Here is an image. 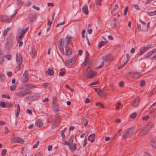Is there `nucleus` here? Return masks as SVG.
<instances>
[{
	"mask_svg": "<svg viewBox=\"0 0 156 156\" xmlns=\"http://www.w3.org/2000/svg\"><path fill=\"white\" fill-rule=\"evenodd\" d=\"M102 58L103 60L106 62L109 61L113 59L112 56L110 55L103 56Z\"/></svg>",
	"mask_w": 156,
	"mask_h": 156,
	"instance_id": "nucleus-9",
	"label": "nucleus"
},
{
	"mask_svg": "<svg viewBox=\"0 0 156 156\" xmlns=\"http://www.w3.org/2000/svg\"><path fill=\"white\" fill-rule=\"evenodd\" d=\"M65 50L66 53V55L67 56L69 55L72 54V51L69 47L65 48Z\"/></svg>",
	"mask_w": 156,
	"mask_h": 156,
	"instance_id": "nucleus-17",
	"label": "nucleus"
},
{
	"mask_svg": "<svg viewBox=\"0 0 156 156\" xmlns=\"http://www.w3.org/2000/svg\"><path fill=\"white\" fill-rule=\"evenodd\" d=\"M10 47L9 43V42H7L5 45V48L7 49H8Z\"/></svg>",
	"mask_w": 156,
	"mask_h": 156,
	"instance_id": "nucleus-55",
	"label": "nucleus"
},
{
	"mask_svg": "<svg viewBox=\"0 0 156 156\" xmlns=\"http://www.w3.org/2000/svg\"><path fill=\"white\" fill-rule=\"evenodd\" d=\"M42 85L45 88H47L48 87V84L47 83H43Z\"/></svg>",
	"mask_w": 156,
	"mask_h": 156,
	"instance_id": "nucleus-51",
	"label": "nucleus"
},
{
	"mask_svg": "<svg viewBox=\"0 0 156 156\" xmlns=\"http://www.w3.org/2000/svg\"><path fill=\"white\" fill-rule=\"evenodd\" d=\"M83 122L84 123V125H85V126H86L87 125V123H88V121L85 118H83Z\"/></svg>",
	"mask_w": 156,
	"mask_h": 156,
	"instance_id": "nucleus-38",
	"label": "nucleus"
},
{
	"mask_svg": "<svg viewBox=\"0 0 156 156\" xmlns=\"http://www.w3.org/2000/svg\"><path fill=\"white\" fill-rule=\"evenodd\" d=\"M35 125L37 127H40L42 126L43 123L41 120L37 119L35 121Z\"/></svg>",
	"mask_w": 156,
	"mask_h": 156,
	"instance_id": "nucleus-16",
	"label": "nucleus"
},
{
	"mask_svg": "<svg viewBox=\"0 0 156 156\" xmlns=\"http://www.w3.org/2000/svg\"><path fill=\"white\" fill-rule=\"evenodd\" d=\"M149 118V116H146L145 117H143L142 119L143 120H146V121H147L148 120V119Z\"/></svg>",
	"mask_w": 156,
	"mask_h": 156,
	"instance_id": "nucleus-58",
	"label": "nucleus"
},
{
	"mask_svg": "<svg viewBox=\"0 0 156 156\" xmlns=\"http://www.w3.org/2000/svg\"><path fill=\"white\" fill-rule=\"evenodd\" d=\"M28 17L29 20L31 22H32L35 20L36 18V15L35 13H32L29 15Z\"/></svg>",
	"mask_w": 156,
	"mask_h": 156,
	"instance_id": "nucleus-15",
	"label": "nucleus"
},
{
	"mask_svg": "<svg viewBox=\"0 0 156 156\" xmlns=\"http://www.w3.org/2000/svg\"><path fill=\"white\" fill-rule=\"evenodd\" d=\"M82 11L86 15H87L88 13V7L86 4L83 7Z\"/></svg>",
	"mask_w": 156,
	"mask_h": 156,
	"instance_id": "nucleus-21",
	"label": "nucleus"
},
{
	"mask_svg": "<svg viewBox=\"0 0 156 156\" xmlns=\"http://www.w3.org/2000/svg\"><path fill=\"white\" fill-rule=\"evenodd\" d=\"M87 77L89 78H92L94 77L97 75V72L96 71L92 70H87Z\"/></svg>",
	"mask_w": 156,
	"mask_h": 156,
	"instance_id": "nucleus-6",
	"label": "nucleus"
},
{
	"mask_svg": "<svg viewBox=\"0 0 156 156\" xmlns=\"http://www.w3.org/2000/svg\"><path fill=\"white\" fill-rule=\"evenodd\" d=\"M57 121H58V122L61 121V119L62 117V116L63 115V114H62L61 115H60L59 114V113H57Z\"/></svg>",
	"mask_w": 156,
	"mask_h": 156,
	"instance_id": "nucleus-25",
	"label": "nucleus"
},
{
	"mask_svg": "<svg viewBox=\"0 0 156 156\" xmlns=\"http://www.w3.org/2000/svg\"><path fill=\"white\" fill-rule=\"evenodd\" d=\"M118 5H115V7L113 8V9L112 11V13L113 12H115V10L118 9Z\"/></svg>",
	"mask_w": 156,
	"mask_h": 156,
	"instance_id": "nucleus-49",
	"label": "nucleus"
},
{
	"mask_svg": "<svg viewBox=\"0 0 156 156\" xmlns=\"http://www.w3.org/2000/svg\"><path fill=\"white\" fill-rule=\"evenodd\" d=\"M94 89L98 95L101 97H103L104 94L102 90L98 88H95Z\"/></svg>",
	"mask_w": 156,
	"mask_h": 156,
	"instance_id": "nucleus-11",
	"label": "nucleus"
},
{
	"mask_svg": "<svg viewBox=\"0 0 156 156\" xmlns=\"http://www.w3.org/2000/svg\"><path fill=\"white\" fill-rule=\"evenodd\" d=\"M24 86L25 88H28L30 89H32L34 87L33 85L30 83L25 84Z\"/></svg>",
	"mask_w": 156,
	"mask_h": 156,
	"instance_id": "nucleus-24",
	"label": "nucleus"
},
{
	"mask_svg": "<svg viewBox=\"0 0 156 156\" xmlns=\"http://www.w3.org/2000/svg\"><path fill=\"white\" fill-rule=\"evenodd\" d=\"M5 79V75L2 73H0V81L3 82Z\"/></svg>",
	"mask_w": 156,
	"mask_h": 156,
	"instance_id": "nucleus-26",
	"label": "nucleus"
},
{
	"mask_svg": "<svg viewBox=\"0 0 156 156\" xmlns=\"http://www.w3.org/2000/svg\"><path fill=\"white\" fill-rule=\"evenodd\" d=\"M145 85V82L144 80H142L140 82V86L141 87H143Z\"/></svg>",
	"mask_w": 156,
	"mask_h": 156,
	"instance_id": "nucleus-52",
	"label": "nucleus"
},
{
	"mask_svg": "<svg viewBox=\"0 0 156 156\" xmlns=\"http://www.w3.org/2000/svg\"><path fill=\"white\" fill-rule=\"evenodd\" d=\"M105 44L104 41H101L98 44V47L99 48H100L104 44Z\"/></svg>",
	"mask_w": 156,
	"mask_h": 156,
	"instance_id": "nucleus-36",
	"label": "nucleus"
},
{
	"mask_svg": "<svg viewBox=\"0 0 156 156\" xmlns=\"http://www.w3.org/2000/svg\"><path fill=\"white\" fill-rule=\"evenodd\" d=\"M28 79V71L27 70H26L22 76L21 81L23 83H26L27 82Z\"/></svg>",
	"mask_w": 156,
	"mask_h": 156,
	"instance_id": "nucleus-5",
	"label": "nucleus"
},
{
	"mask_svg": "<svg viewBox=\"0 0 156 156\" xmlns=\"http://www.w3.org/2000/svg\"><path fill=\"white\" fill-rule=\"evenodd\" d=\"M53 109L55 112H58L59 111V108L58 105H55L53 107Z\"/></svg>",
	"mask_w": 156,
	"mask_h": 156,
	"instance_id": "nucleus-29",
	"label": "nucleus"
},
{
	"mask_svg": "<svg viewBox=\"0 0 156 156\" xmlns=\"http://www.w3.org/2000/svg\"><path fill=\"white\" fill-rule=\"evenodd\" d=\"M128 62V61L126 60L125 62H124V63L122 65L120 66V67L119 68V69L125 66L127 64Z\"/></svg>",
	"mask_w": 156,
	"mask_h": 156,
	"instance_id": "nucleus-50",
	"label": "nucleus"
},
{
	"mask_svg": "<svg viewBox=\"0 0 156 156\" xmlns=\"http://www.w3.org/2000/svg\"><path fill=\"white\" fill-rule=\"evenodd\" d=\"M74 140V137L72 136L68 140V147L69 148L73 145Z\"/></svg>",
	"mask_w": 156,
	"mask_h": 156,
	"instance_id": "nucleus-18",
	"label": "nucleus"
},
{
	"mask_svg": "<svg viewBox=\"0 0 156 156\" xmlns=\"http://www.w3.org/2000/svg\"><path fill=\"white\" fill-rule=\"evenodd\" d=\"M140 99L139 98L136 97L135 98L134 100L132 102H131V104L133 107H136L138 105Z\"/></svg>",
	"mask_w": 156,
	"mask_h": 156,
	"instance_id": "nucleus-8",
	"label": "nucleus"
},
{
	"mask_svg": "<svg viewBox=\"0 0 156 156\" xmlns=\"http://www.w3.org/2000/svg\"><path fill=\"white\" fill-rule=\"evenodd\" d=\"M0 106L2 108H5V102H2L0 103Z\"/></svg>",
	"mask_w": 156,
	"mask_h": 156,
	"instance_id": "nucleus-53",
	"label": "nucleus"
},
{
	"mask_svg": "<svg viewBox=\"0 0 156 156\" xmlns=\"http://www.w3.org/2000/svg\"><path fill=\"white\" fill-rule=\"evenodd\" d=\"M146 134V133L144 130H142L140 132L139 134L141 136H142Z\"/></svg>",
	"mask_w": 156,
	"mask_h": 156,
	"instance_id": "nucleus-43",
	"label": "nucleus"
},
{
	"mask_svg": "<svg viewBox=\"0 0 156 156\" xmlns=\"http://www.w3.org/2000/svg\"><path fill=\"white\" fill-rule=\"evenodd\" d=\"M64 24H65V22H64L63 21V22H61L60 23H58L56 27H58L59 26L61 25H63Z\"/></svg>",
	"mask_w": 156,
	"mask_h": 156,
	"instance_id": "nucleus-57",
	"label": "nucleus"
},
{
	"mask_svg": "<svg viewBox=\"0 0 156 156\" xmlns=\"http://www.w3.org/2000/svg\"><path fill=\"white\" fill-rule=\"evenodd\" d=\"M134 132V130L133 129L130 128L127 130L122 136V138L124 139L126 137H129L132 136Z\"/></svg>",
	"mask_w": 156,
	"mask_h": 156,
	"instance_id": "nucleus-3",
	"label": "nucleus"
},
{
	"mask_svg": "<svg viewBox=\"0 0 156 156\" xmlns=\"http://www.w3.org/2000/svg\"><path fill=\"white\" fill-rule=\"evenodd\" d=\"M76 144L75 143H74V144H73V145L71 146V147H70L69 148L71 151H73L75 150L76 149Z\"/></svg>",
	"mask_w": 156,
	"mask_h": 156,
	"instance_id": "nucleus-28",
	"label": "nucleus"
},
{
	"mask_svg": "<svg viewBox=\"0 0 156 156\" xmlns=\"http://www.w3.org/2000/svg\"><path fill=\"white\" fill-rule=\"evenodd\" d=\"M7 150L6 149H3L1 152V154L2 155V156H4L5 155V154L6 152H7Z\"/></svg>",
	"mask_w": 156,
	"mask_h": 156,
	"instance_id": "nucleus-42",
	"label": "nucleus"
},
{
	"mask_svg": "<svg viewBox=\"0 0 156 156\" xmlns=\"http://www.w3.org/2000/svg\"><path fill=\"white\" fill-rule=\"evenodd\" d=\"M102 0H96L97 5H99L101 6V2Z\"/></svg>",
	"mask_w": 156,
	"mask_h": 156,
	"instance_id": "nucleus-46",
	"label": "nucleus"
},
{
	"mask_svg": "<svg viewBox=\"0 0 156 156\" xmlns=\"http://www.w3.org/2000/svg\"><path fill=\"white\" fill-rule=\"evenodd\" d=\"M28 30V28H25L24 29L22 30L21 31V35H22L23 36V34L26 32L27 31V30Z\"/></svg>",
	"mask_w": 156,
	"mask_h": 156,
	"instance_id": "nucleus-32",
	"label": "nucleus"
},
{
	"mask_svg": "<svg viewBox=\"0 0 156 156\" xmlns=\"http://www.w3.org/2000/svg\"><path fill=\"white\" fill-rule=\"evenodd\" d=\"M151 46V45H147L143 47V48H142L145 51V52L146 51H147L148 49H149V48H150Z\"/></svg>",
	"mask_w": 156,
	"mask_h": 156,
	"instance_id": "nucleus-31",
	"label": "nucleus"
},
{
	"mask_svg": "<svg viewBox=\"0 0 156 156\" xmlns=\"http://www.w3.org/2000/svg\"><path fill=\"white\" fill-rule=\"evenodd\" d=\"M77 58V56H74L71 59L66 60L65 63L66 66L69 67H70L75 62Z\"/></svg>",
	"mask_w": 156,
	"mask_h": 156,
	"instance_id": "nucleus-2",
	"label": "nucleus"
},
{
	"mask_svg": "<svg viewBox=\"0 0 156 156\" xmlns=\"http://www.w3.org/2000/svg\"><path fill=\"white\" fill-rule=\"evenodd\" d=\"M33 8H34V9H36L37 10H39L40 9V8L39 7H36V6H35L34 5H33Z\"/></svg>",
	"mask_w": 156,
	"mask_h": 156,
	"instance_id": "nucleus-59",
	"label": "nucleus"
},
{
	"mask_svg": "<svg viewBox=\"0 0 156 156\" xmlns=\"http://www.w3.org/2000/svg\"><path fill=\"white\" fill-rule=\"evenodd\" d=\"M151 144L153 147H155L156 145V142L153 139L151 141Z\"/></svg>",
	"mask_w": 156,
	"mask_h": 156,
	"instance_id": "nucleus-37",
	"label": "nucleus"
},
{
	"mask_svg": "<svg viewBox=\"0 0 156 156\" xmlns=\"http://www.w3.org/2000/svg\"><path fill=\"white\" fill-rule=\"evenodd\" d=\"M5 57L7 58L8 60H10L12 58V56L10 55H5Z\"/></svg>",
	"mask_w": 156,
	"mask_h": 156,
	"instance_id": "nucleus-44",
	"label": "nucleus"
},
{
	"mask_svg": "<svg viewBox=\"0 0 156 156\" xmlns=\"http://www.w3.org/2000/svg\"><path fill=\"white\" fill-rule=\"evenodd\" d=\"M4 61V58L3 56L0 55V62L1 64H2Z\"/></svg>",
	"mask_w": 156,
	"mask_h": 156,
	"instance_id": "nucleus-41",
	"label": "nucleus"
},
{
	"mask_svg": "<svg viewBox=\"0 0 156 156\" xmlns=\"http://www.w3.org/2000/svg\"><path fill=\"white\" fill-rule=\"evenodd\" d=\"M129 73L130 74V75L131 77L135 79L138 78L141 76L140 73Z\"/></svg>",
	"mask_w": 156,
	"mask_h": 156,
	"instance_id": "nucleus-13",
	"label": "nucleus"
},
{
	"mask_svg": "<svg viewBox=\"0 0 156 156\" xmlns=\"http://www.w3.org/2000/svg\"><path fill=\"white\" fill-rule=\"evenodd\" d=\"M145 52V51L142 48H140V51L138 53V55H141L143 54Z\"/></svg>",
	"mask_w": 156,
	"mask_h": 156,
	"instance_id": "nucleus-34",
	"label": "nucleus"
},
{
	"mask_svg": "<svg viewBox=\"0 0 156 156\" xmlns=\"http://www.w3.org/2000/svg\"><path fill=\"white\" fill-rule=\"evenodd\" d=\"M72 40V37L69 36H67L64 40L62 38H61L60 40V46H64L65 48L69 47V43Z\"/></svg>",
	"mask_w": 156,
	"mask_h": 156,
	"instance_id": "nucleus-1",
	"label": "nucleus"
},
{
	"mask_svg": "<svg viewBox=\"0 0 156 156\" xmlns=\"http://www.w3.org/2000/svg\"><path fill=\"white\" fill-rule=\"evenodd\" d=\"M95 138V135L94 134H93L89 136L88 140L89 141L92 143L94 142Z\"/></svg>",
	"mask_w": 156,
	"mask_h": 156,
	"instance_id": "nucleus-19",
	"label": "nucleus"
},
{
	"mask_svg": "<svg viewBox=\"0 0 156 156\" xmlns=\"http://www.w3.org/2000/svg\"><path fill=\"white\" fill-rule=\"evenodd\" d=\"M16 56L17 63H19V64H21L23 62V58L21 54L20 53H17Z\"/></svg>",
	"mask_w": 156,
	"mask_h": 156,
	"instance_id": "nucleus-10",
	"label": "nucleus"
},
{
	"mask_svg": "<svg viewBox=\"0 0 156 156\" xmlns=\"http://www.w3.org/2000/svg\"><path fill=\"white\" fill-rule=\"evenodd\" d=\"M17 112L16 115V117H18L20 111V105L19 104L17 105Z\"/></svg>",
	"mask_w": 156,
	"mask_h": 156,
	"instance_id": "nucleus-27",
	"label": "nucleus"
},
{
	"mask_svg": "<svg viewBox=\"0 0 156 156\" xmlns=\"http://www.w3.org/2000/svg\"><path fill=\"white\" fill-rule=\"evenodd\" d=\"M16 85H13L10 87V89L11 90L13 91L16 89Z\"/></svg>",
	"mask_w": 156,
	"mask_h": 156,
	"instance_id": "nucleus-39",
	"label": "nucleus"
},
{
	"mask_svg": "<svg viewBox=\"0 0 156 156\" xmlns=\"http://www.w3.org/2000/svg\"><path fill=\"white\" fill-rule=\"evenodd\" d=\"M156 53V49H154L151 51H149L148 53L147 54H145L144 55L143 58H148L151 55H152Z\"/></svg>",
	"mask_w": 156,
	"mask_h": 156,
	"instance_id": "nucleus-12",
	"label": "nucleus"
},
{
	"mask_svg": "<svg viewBox=\"0 0 156 156\" xmlns=\"http://www.w3.org/2000/svg\"><path fill=\"white\" fill-rule=\"evenodd\" d=\"M136 115L137 114L136 112H134L130 115L129 117L131 119L135 118L136 117Z\"/></svg>",
	"mask_w": 156,
	"mask_h": 156,
	"instance_id": "nucleus-30",
	"label": "nucleus"
},
{
	"mask_svg": "<svg viewBox=\"0 0 156 156\" xmlns=\"http://www.w3.org/2000/svg\"><path fill=\"white\" fill-rule=\"evenodd\" d=\"M156 14V10L153 12H148V15L149 16H152Z\"/></svg>",
	"mask_w": 156,
	"mask_h": 156,
	"instance_id": "nucleus-33",
	"label": "nucleus"
},
{
	"mask_svg": "<svg viewBox=\"0 0 156 156\" xmlns=\"http://www.w3.org/2000/svg\"><path fill=\"white\" fill-rule=\"evenodd\" d=\"M104 66V62H101L99 66L98 67H97V69H99L101 68Z\"/></svg>",
	"mask_w": 156,
	"mask_h": 156,
	"instance_id": "nucleus-45",
	"label": "nucleus"
},
{
	"mask_svg": "<svg viewBox=\"0 0 156 156\" xmlns=\"http://www.w3.org/2000/svg\"><path fill=\"white\" fill-rule=\"evenodd\" d=\"M83 143H84L83 144V146L84 147L85 146L87 143V140L86 138L84 140Z\"/></svg>",
	"mask_w": 156,
	"mask_h": 156,
	"instance_id": "nucleus-60",
	"label": "nucleus"
},
{
	"mask_svg": "<svg viewBox=\"0 0 156 156\" xmlns=\"http://www.w3.org/2000/svg\"><path fill=\"white\" fill-rule=\"evenodd\" d=\"M32 93L30 90H25L23 91H20L16 94V95L21 98L23 97L27 94H30Z\"/></svg>",
	"mask_w": 156,
	"mask_h": 156,
	"instance_id": "nucleus-4",
	"label": "nucleus"
},
{
	"mask_svg": "<svg viewBox=\"0 0 156 156\" xmlns=\"http://www.w3.org/2000/svg\"><path fill=\"white\" fill-rule=\"evenodd\" d=\"M137 27L138 29V30L139 31H140L141 30V27L140 24H137Z\"/></svg>",
	"mask_w": 156,
	"mask_h": 156,
	"instance_id": "nucleus-61",
	"label": "nucleus"
},
{
	"mask_svg": "<svg viewBox=\"0 0 156 156\" xmlns=\"http://www.w3.org/2000/svg\"><path fill=\"white\" fill-rule=\"evenodd\" d=\"M46 72L50 76L52 75L54 73V71L51 69H48Z\"/></svg>",
	"mask_w": 156,
	"mask_h": 156,
	"instance_id": "nucleus-23",
	"label": "nucleus"
},
{
	"mask_svg": "<svg viewBox=\"0 0 156 156\" xmlns=\"http://www.w3.org/2000/svg\"><path fill=\"white\" fill-rule=\"evenodd\" d=\"M96 105H97V106H99L100 107H101V108L104 107V105L100 103H96Z\"/></svg>",
	"mask_w": 156,
	"mask_h": 156,
	"instance_id": "nucleus-47",
	"label": "nucleus"
},
{
	"mask_svg": "<svg viewBox=\"0 0 156 156\" xmlns=\"http://www.w3.org/2000/svg\"><path fill=\"white\" fill-rule=\"evenodd\" d=\"M124 84V83L122 82H120L119 83V86L120 87H122L123 86Z\"/></svg>",
	"mask_w": 156,
	"mask_h": 156,
	"instance_id": "nucleus-63",
	"label": "nucleus"
},
{
	"mask_svg": "<svg viewBox=\"0 0 156 156\" xmlns=\"http://www.w3.org/2000/svg\"><path fill=\"white\" fill-rule=\"evenodd\" d=\"M11 142L14 143L23 144L24 140L23 139L19 137H13L11 139Z\"/></svg>",
	"mask_w": 156,
	"mask_h": 156,
	"instance_id": "nucleus-7",
	"label": "nucleus"
},
{
	"mask_svg": "<svg viewBox=\"0 0 156 156\" xmlns=\"http://www.w3.org/2000/svg\"><path fill=\"white\" fill-rule=\"evenodd\" d=\"M90 58V55L88 52L86 51V56L84 62L82 63V65L83 66H86L87 64V62L89 60Z\"/></svg>",
	"mask_w": 156,
	"mask_h": 156,
	"instance_id": "nucleus-14",
	"label": "nucleus"
},
{
	"mask_svg": "<svg viewBox=\"0 0 156 156\" xmlns=\"http://www.w3.org/2000/svg\"><path fill=\"white\" fill-rule=\"evenodd\" d=\"M66 73V72L65 71H61L59 73V75L60 76H62Z\"/></svg>",
	"mask_w": 156,
	"mask_h": 156,
	"instance_id": "nucleus-48",
	"label": "nucleus"
},
{
	"mask_svg": "<svg viewBox=\"0 0 156 156\" xmlns=\"http://www.w3.org/2000/svg\"><path fill=\"white\" fill-rule=\"evenodd\" d=\"M7 75L9 77H10L12 76V73L11 71L7 73Z\"/></svg>",
	"mask_w": 156,
	"mask_h": 156,
	"instance_id": "nucleus-64",
	"label": "nucleus"
},
{
	"mask_svg": "<svg viewBox=\"0 0 156 156\" xmlns=\"http://www.w3.org/2000/svg\"><path fill=\"white\" fill-rule=\"evenodd\" d=\"M40 97V95L38 94H36L32 96H30L28 97V99L30 100H34Z\"/></svg>",
	"mask_w": 156,
	"mask_h": 156,
	"instance_id": "nucleus-20",
	"label": "nucleus"
},
{
	"mask_svg": "<svg viewBox=\"0 0 156 156\" xmlns=\"http://www.w3.org/2000/svg\"><path fill=\"white\" fill-rule=\"evenodd\" d=\"M63 46H60V47H59V49H60V51L62 53V54H65V53L64 52V49L63 48Z\"/></svg>",
	"mask_w": 156,
	"mask_h": 156,
	"instance_id": "nucleus-35",
	"label": "nucleus"
},
{
	"mask_svg": "<svg viewBox=\"0 0 156 156\" xmlns=\"http://www.w3.org/2000/svg\"><path fill=\"white\" fill-rule=\"evenodd\" d=\"M129 7L128 6H126L124 10V16L126 15L127 14V11H128Z\"/></svg>",
	"mask_w": 156,
	"mask_h": 156,
	"instance_id": "nucleus-40",
	"label": "nucleus"
},
{
	"mask_svg": "<svg viewBox=\"0 0 156 156\" xmlns=\"http://www.w3.org/2000/svg\"><path fill=\"white\" fill-rule=\"evenodd\" d=\"M52 21L53 20H51V21H50L49 19H48L47 23L48 25L50 26L52 23Z\"/></svg>",
	"mask_w": 156,
	"mask_h": 156,
	"instance_id": "nucleus-54",
	"label": "nucleus"
},
{
	"mask_svg": "<svg viewBox=\"0 0 156 156\" xmlns=\"http://www.w3.org/2000/svg\"><path fill=\"white\" fill-rule=\"evenodd\" d=\"M22 36L20 35L18 39H17V42L19 44V47H21L22 46L23 44V42L22 41Z\"/></svg>",
	"mask_w": 156,
	"mask_h": 156,
	"instance_id": "nucleus-22",
	"label": "nucleus"
},
{
	"mask_svg": "<svg viewBox=\"0 0 156 156\" xmlns=\"http://www.w3.org/2000/svg\"><path fill=\"white\" fill-rule=\"evenodd\" d=\"M126 59H127V61H129L130 58V56L128 53H127L126 54Z\"/></svg>",
	"mask_w": 156,
	"mask_h": 156,
	"instance_id": "nucleus-62",
	"label": "nucleus"
},
{
	"mask_svg": "<svg viewBox=\"0 0 156 156\" xmlns=\"http://www.w3.org/2000/svg\"><path fill=\"white\" fill-rule=\"evenodd\" d=\"M35 54V51H33V50H32V51L30 52V54L31 56L33 57Z\"/></svg>",
	"mask_w": 156,
	"mask_h": 156,
	"instance_id": "nucleus-56",
	"label": "nucleus"
}]
</instances>
